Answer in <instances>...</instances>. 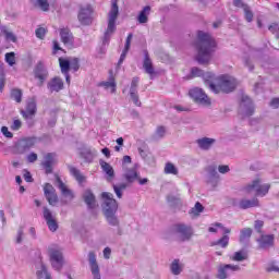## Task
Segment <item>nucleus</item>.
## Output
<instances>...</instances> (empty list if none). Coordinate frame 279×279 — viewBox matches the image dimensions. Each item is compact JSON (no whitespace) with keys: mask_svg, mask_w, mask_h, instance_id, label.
<instances>
[{"mask_svg":"<svg viewBox=\"0 0 279 279\" xmlns=\"http://www.w3.org/2000/svg\"><path fill=\"white\" fill-rule=\"evenodd\" d=\"M192 77H203L205 84H208L213 93H232L236 88V80L232 76L221 75L215 78V74L211 72H203L198 68H192Z\"/></svg>","mask_w":279,"mask_h":279,"instance_id":"1","label":"nucleus"},{"mask_svg":"<svg viewBox=\"0 0 279 279\" xmlns=\"http://www.w3.org/2000/svg\"><path fill=\"white\" fill-rule=\"evenodd\" d=\"M195 47L197 62L199 64H208L213 60V52L217 50V41L210 34L198 31Z\"/></svg>","mask_w":279,"mask_h":279,"instance_id":"2","label":"nucleus"},{"mask_svg":"<svg viewBox=\"0 0 279 279\" xmlns=\"http://www.w3.org/2000/svg\"><path fill=\"white\" fill-rule=\"evenodd\" d=\"M101 199L104 201V215L110 226H119L117 219V210H119V203L110 192H102Z\"/></svg>","mask_w":279,"mask_h":279,"instance_id":"3","label":"nucleus"},{"mask_svg":"<svg viewBox=\"0 0 279 279\" xmlns=\"http://www.w3.org/2000/svg\"><path fill=\"white\" fill-rule=\"evenodd\" d=\"M123 178L126 183H119L118 185H113V191L119 199L123 197V193L121 191H125L128 189V184H133L135 180H138V172L135 168L125 169Z\"/></svg>","mask_w":279,"mask_h":279,"instance_id":"4","label":"nucleus"},{"mask_svg":"<svg viewBox=\"0 0 279 279\" xmlns=\"http://www.w3.org/2000/svg\"><path fill=\"white\" fill-rule=\"evenodd\" d=\"M117 19H119V1L112 0L105 38H110L117 32Z\"/></svg>","mask_w":279,"mask_h":279,"instance_id":"5","label":"nucleus"},{"mask_svg":"<svg viewBox=\"0 0 279 279\" xmlns=\"http://www.w3.org/2000/svg\"><path fill=\"white\" fill-rule=\"evenodd\" d=\"M270 189V184H263V181H260V179L258 178L253 180L251 184H247L245 186L246 193H255L257 197H265V195L269 193Z\"/></svg>","mask_w":279,"mask_h":279,"instance_id":"6","label":"nucleus"},{"mask_svg":"<svg viewBox=\"0 0 279 279\" xmlns=\"http://www.w3.org/2000/svg\"><path fill=\"white\" fill-rule=\"evenodd\" d=\"M93 5L85 4L81 5L77 19L81 25H90L93 23Z\"/></svg>","mask_w":279,"mask_h":279,"instance_id":"7","label":"nucleus"},{"mask_svg":"<svg viewBox=\"0 0 279 279\" xmlns=\"http://www.w3.org/2000/svg\"><path fill=\"white\" fill-rule=\"evenodd\" d=\"M173 234H177L181 241H189L193 236V229L184 223H177L172 227Z\"/></svg>","mask_w":279,"mask_h":279,"instance_id":"8","label":"nucleus"},{"mask_svg":"<svg viewBox=\"0 0 279 279\" xmlns=\"http://www.w3.org/2000/svg\"><path fill=\"white\" fill-rule=\"evenodd\" d=\"M189 95L196 104H201L202 106H210V99L208 95L204 93V89L194 87L190 89Z\"/></svg>","mask_w":279,"mask_h":279,"instance_id":"9","label":"nucleus"},{"mask_svg":"<svg viewBox=\"0 0 279 279\" xmlns=\"http://www.w3.org/2000/svg\"><path fill=\"white\" fill-rule=\"evenodd\" d=\"M217 228H220L223 232V235L221 236V239L218 240L217 245H228V243H230V234L232 232V230L223 227V225L221 222H216L214 223L211 227L208 228V232H217Z\"/></svg>","mask_w":279,"mask_h":279,"instance_id":"10","label":"nucleus"},{"mask_svg":"<svg viewBox=\"0 0 279 279\" xmlns=\"http://www.w3.org/2000/svg\"><path fill=\"white\" fill-rule=\"evenodd\" d=\"M33 73H34L35 80H38L39 86H43L47 81V78L49 77V72L47 71V68H45V63L43 61L37 62Z\"/></svg>","mask_w":279,"mask_h":279,"instance_id":"11","label":"nucleus"},{"mask_svg":"<svg viewBox=\"0 0 279 279\" xmlns=\"http://www.w3.org/2000/svg\"><path fill=\"white\" fill-rule=\"evenodd\" d=\"M50 263L53 269L60 271L62 267H64V256L62 255V252L57 250L50 251Z\"/></svg>","mask_w":279,"mask_h":279,"instance_id":"12","label":"nucleus"},{"mask_svg":"<svg viewBox=\"0 0 279 279\" xmlns=\"http://www.w3.org/2000/svg\"><path fill=\"white\" fill-rule=\"evenodd\" d=\"M44 195L50 206L58 204V194H56V189L50 183L44 185Z\"/></svg>","mask_w":279,"mask_h":279,"instance_id":"13","label":"nucleus"},{"mask_svg":"<svg viewBox=\"0 0 279 279\" xmlns=\"http://www.w3.org/2000/svg\"><path fill=\"white\" fill-rule=\"evenodd\" d=\"M56 153H48L45 155L41 167L45 169L47 175L53 173V165H56Z\"/></svg>","mask_w":279,"mask_h":279,"instance_id":"14","label":"nucleus"},{"mask_svg":"<svg viewBox=\"0 0 279 279\" xmlns=\"http://www.w3.org/2000/svg\"><path fill=\"white\" fill-rule=\"evenodd\" d=\"M240 270H241V266H239V265H230V264L220 265V266H218L217 278L226 279V278H228L229 271H240Z\"/></svg>","mask_w":279,"mask_h":279,"instance_id":"15","label":"nucleus"},{"mask_svg":"<svg viewBox=\"0 0 279 279\" xmlns=\"http://www.w3.org/2000/svg\"><path fill=\"white\" fill-rule=\"evenodd\" d=\"M44 219L46 220L50 232H56L58 230V221L56 220V218H53L51 210H49V208L47 207H44Z\"/></svg>","mask_w":279,"mask_h":279,"instance_id":"16","label":"nucleus"},{"mask_svg":"<svg viewBox=\"0 0 279 279\" xmlns=\"http://www.w3.org/2000/svg\"><path fill=\"white\" fill-rule=\"evenodd\" d=\"M88 260L94 279H101V275L99 274V264H97V255H95V252H89Z\"/></svg>","mask_w":279,"mask_h":279,"instance_id":"17","label":"nucleus"},{"mask_svg":"<svg viewBox=\"0 0 279 279\" xmlns=\"http://www.w3.org/2000/svg\"><path fill=\"white\" fill-rule=\"evenodd\" d=\"M36 145V137L22 138L17 145L20 154H25L28 149H32Z\"/></svg>","mask_w":279,"mask_h":279,"instance_id":"18","label":"nucleus"},{"mask_svg":"<svg viewBox=\"0 0 279 279\" xmlns=\"http://www.w3.org/2000/svg\"><path fill=\"white\" fill-rule=\"evenodd\" d=\"M98 86H101L105 88V90H108V88H111V93H117V80L114 78V72L112 70L109 71V81L100 82L98 83Z\"/></svg>","mask_w":279,"mask_h":279,"instance_id":"19","label":"nucleus"},{"mask_svg":"<svg viewBox=\"0 0 279 279\" xmlns=\"http://www.w3.org/2000/svg\"><path fill=\"white\" fill-rule=\"evenodd\" d=\"M37 110L38 109L36 107V101L32 100V101L27 102L26 110H22L21 114H22L23 119H25V120L34 119V117H36Z\"/></svg>","mask_w":279,"mask_h":279,"instance_id":"20","label":"nucleus"},{"mask_svg":"<svg viewBox=\"0 0 279 279\" xmlns=\"http://www.w3.org/2000/svg\"><path fill=\"white\" fill-rule=\"evenodd\" d=\"M64 88V82L60 78V76H56L48 83V89L50 93H60Z\"/></svg>","mask_w":279,"mask_h":279,"instance_id":"21","label":"nucleus"},{"mask_svg":"<svg viewBox=\"0 0 279 279\" xmlns=\"http://www.w3.org/2000/svg\"><path fill=\"white\" fill-rule=\"evenodd\" d=\"M56 180L58 183V189L59 191H61V195H63V197H65L66 199H73V197H75L73 191H71L69 186H66V184L62 182V179L60 177H57Z\"/></svg>","mask_w":279,"mask_h":279,"instance_id":"22","label":"nucleus"},{"mask_svg":"<svg viewBox=\"0 0 279 279\" xmlns=\"http://www.w3.org/2000/svg\"><path fill=\"white\" fill-rule=\"evenodd\" d=\"M143 69L145 70V73L150 75V77L156 74V71L154 70V63L151 62V59L149 58V52L147 50L144 51Z\"/></svg>","mask_w":279,"mask_h":279,"instance_id":"23","label":"nucleus"},{"mask_svg":"<svg viewBox=\"0 0 279 279\" xmlns=\"http://www.w3.org/2000/svg\"><path fill=\"white\" fill-rule=\"evenodd\" d=\"M99 165L106 173L108 182H112V180H114V168L104 159H100Z\"/></svg>","mask_w":279,"mask_h":279,"instance_id":"24","label":"nucleus"},{"mask_svg":"<svg viewBox=\"0 0 279 279\" xmlns=\"http://www.w3.org/2000/svg\"><path fill=\"white\" fill-rule=\"evenodd\" d=\"M60 37L63 45L68 47H73V34L69 28H61L60 29Z\"/></svg>","mask_w":279,"mask_h":279,"instance_id":"25","label":"nucleus"},{"mask_svg":"<svg viewBox=\"0 0 279 279\" xmlns=\"http://www.w3.org/2000/svg\"><path fill=\"white\" fill-rule=\"evenodd\" d=\"M133 34L130 33L126 37V41H125V46L124 49L120 56V59L118 61V66H121V64H123V62L125 61V58L128 57V51H130V47L132 45V38H133Z\"/></svg>","mask_w":279,"mask_h":279,"instance_id":"26","label":"nucleus"},{"mask_svg":"<svg viewBox=\"0 0 279 279\" xmlns=\"http://www.w3.org/2000/svg\"><path fill=\"white\" fill-rule=\"evenodd\" d=\"M259 206L258 198L253 199H241L239 203V208L242 210H247V208H256Z\"/></svg>","mask_w":279,"mask_h":279,"instance_id":"27","label":"nucleus"},{"mask_svg":"<svg viewBox=\"0 0 279 279\" xmlns=\"http://www.w3.org/2000/svg\"><path fill=\"white\" fill-rule=\"evenodd\" d=\"M83 199L85 204L88 206V208H97L99 205L97 204V199L95 198V195L90 191H86Z\"/></svg>","mask_w":279,"mask_h":279,"instance_id":"28","label":"nucleus"},{"mask_svg":"<svg viewBox=\"0 0 279 279\" xmlns=\"http://www.w3.org/2000/svg\"><path fill=\"white\" fill-rule=\"evenodd\" d=\"M69 170H70L71 175H73V178L76 180V182H78V184H84V182H86V177L84 174H82L80 169H77L73 166H70Z\"/></svg>","mask_w":279,"mask_h":279,"instance_id":"29","label":"nucleus"},{"mask_svg":"<svg viewBox=\"0 0 279 279\" xmlns=\"http://www.w3.org/2000/svg\"><path fill=\"white\" fill-rule=\"evenodd\" d=\"M149 12H151V7L149 5L144 7L143 10L137 15L138 23L141 24L147 23V21H149Z\"/></svg>","mask_w":279,"mask_h":279,"instance_id":"30","label":"nucleus"},{"mask_svg":"<svg viewBox=\"0 0 279 279\" xmlns=\"http://www.w3.org/2000/svg\"><path fill=\"white\" fill-rule=\"evenodd\" d=\"M253 233H254V230H252V228L250 227L243 228L240 231V243H247L250 239H252Z\"/></svg>","mask_w":279,"mask_h":279,"instance_id":"31","label":"nucleus"},{"mask_svg":"<svg viewBox=\"0 0 279 279\" xmlns=\"http://www.w3.org/2000/svg\"><path fill=\"white\" fill-rule=\"evenodd\" d=\"M196 143L201 149L207 150L209 147H213V144H215V138L203 137L197 140Z\"/></svg>","mask_w":279,"mask_h":279,"instance_id":"32","label":"nucleus"},{"mask_svg":"<svg viewBox=\"0 0 279 279\" xmlns=\"http://www.w3.org/2000/svg\"><path fill=\"white\" fill-rule=\"evenodd\" d=\"M242 106L243 108L247 106L246 117H252V114H254V105L252 104V99H250V97L242 96Z\"/></svg>","mask_w":279,"mask_h":279,"instance_id":"33","label":"nucleus"},{"mask_svg":"<svg viewBox=\"0 0 279 279\" xmlns=\"http://www.w3.org/2000/svg\"><path fill=\"white\" fill-rule=\"evenodd\" d=\"M59 66L61 69V73L66 75L69 71H71V61L61 57L59 58Z\"/></svg>","mask_w":279,"mask_h":279,"instance_id":"34","label":"nucleus"},{"mask_svg":"<svg viewBox=\"0 0 279 279\" xmlns=\"http://www.w3.org/2000/svg\"><path fill=\"white\" fill-rule=\"evenodd\" d=\"M275 236L274 234H263L260 233V238L258 239L259 245H274Z\"/></svg>","mask_w":279,"mask_h":279,"instance_id":"35","label":"nucleus"},{"mask_svg":"<svg viewBox=\"0 0 279 279\" xmlns=\"http://www.w3.org/2000/svg\"><path fill=\"white\" fill-rule=\"evenodd\" d=\"M11 99L16 101V104H21V101H23V90L19 88H13L11 90Z\"/></svg>","mask_w":279,"mask_h":279,"instance_id":"36","label":"nucleus"},{"mask_svg":"<svg viewBox=\"0 0 279 279\" xmlns=\"http://www.w3.org/2000/svg\"><path fill=\"white\" fill-rule=\"evenodd\" d=\"M170 269L174 276H180V274H182V266L180 265V259H174L170 265Z\"/></svg>","mask_w":279,"mask_h":279,"instance_id":"37","label":"nucleus"},{"mask_svg":"<svg viewBox=\"0 0 279 279\" xmlns=\"http://www.w3.org/2000/svg\"><path fill=\"white\" fill-rule=\"evenodd\" d=\"M4 60L9 66H14L16 64V53L14 52H7L4 54Z\"/></svg>","mask_w":279,"mask_h":279,"instance_id":"38","label":"nucleus"},{"mask_svg":"<svg viewBox=\"0 0 279 279\" xmlns=\"http://www.w3.org/2000/svg\"><path fill=\"white\" fill-rule=\"evenodd\" d=\"M201 213H204V205L197 202L195 206L190 210V215H193L194 217H199Z\"/></svg>","mask_w":279,"mask_h":279,"instance_id":"39","label":"nucleus"},{"mask_svg":"<svg viewBox=\"0 0 279 279\" xmlns=\"http://www.w3.org/2000/svg\"><path fill=\"white\" fill-rule=\"evenodd\" d=\"M165 173L170 175H178V168L171 162H167L165 166Z\"/></svg>","mask_w":279,"mask_h":279,"instance_id":"40","label":"nucleus"},{"mask_svg":"<svg viewBox=\"0 0 279 279\" xmlns=\"http://www.w3.org/2000/svg\"><path fill=\"white\" fill-rule=\"evenodd\" d=\"M232 260L241 262V260H247V252L245 251H238L234 253Z\"/></svg>","mask_w":279,"mask_h":279,"instance_id":"41","label":"nucleus"},{"mask_svg":"<svg viewBox=\"0 0 279 279\" xmlns=\"http://www.w3.org/2000/svg\"><path fill=\"white\" fill-rule=\"evenodd\" d=\"M243 11H244L245 21H247V23H252L254 21V12H252V9H250V5L244 7Z\"/></svg>","mask_w":279,"mask_h":279,"instance_id":"42","label":"nucleus"},{"mask_svg":"<svg viewBox=\"0 0 279 279\" xmlns=\"http://www.w3.org/2000/svg\"><path fill=\"white\" fill-rule=\"evenodd\" d=\"M265 227V221L263 220H255L254 222V230L257 234H263V228Z\"/></svg>","mask_w":279,"mask_h":279,"instance_id":"43","label":"nucleus"},{"mask_svg":"<svg viewBox=\"0 0 279 279\" xmlns=\"http://www.w3.org/2000/svg\"><path fill=\"white\" fill-rule=\"evenodd\" d=\"M37 3L43 12H49V2L47 0H37Z\"/></svg>","mask_w":279,"mask_h":279,"instance_id":"44","label":"nucleus"},{"mask_svg":"<svg viewBox=\"0 0 279 279\" xmlns=\"http://www.w3.org/2000/svg\"><path fill=\"white\" fill-rule=\"evenodd\" d=\"M70 69L72 71L77 72L80 71V60L77 58L73 59L71 62H70Z\"/></svg>","mask_w":279,"mask_h":279,"instance_id":"45","label":"nucleus"},{"mask_svg":"<svg viewBox=\"0 0 279 279\" xmlns=\"http://www.w3.org/2000/svg\"><path fill=\"white\" fill-rule=\"evenodd\" d=\"M35 34L40 40H43V38H45V35L47 34V28L39 27L35 31Z\"/></svg>","mask_w":279,"mask_h":279,"instance_id":"46","label":"nucleus"},{"mask_svg":"<svg viewBox=\"0 0 279 279\" xmlns=\"http://www.w3.org/2000/svg\"><path fill=\"white\" fill-rule=\"evenodd\" d=\"M266 271H267L268 274H271V271H275V272L279 274V266L276 265V263H271V264H269V265L267 266Z\"/></svg>","mask_w":279,"mask_h":279,"instance_id":"47","label":"nucleus"},{"mask_svg":"<svg viewBox=\"0 0 279 279\" xmlns=\"http://www.w3.org/2000/svg\"><path fill=\"white\" fill-rule=\"evenodd\" d=\"M131 99L135 104V106L141 107V100L138 99V94L136 92H130Z\"/></svg>","mask_w":279,"mask_h":279,"instance_id":"48","label":"nucleus"},{"mask_svg":"<svg viewBox=\"0 0 279 279\" xmlns=\"http://www.w3.org/2000/svg\"><path fill=\"white\" fill-rule=\"evenodd\" d=\"M138 77H133L131 82V89L130 93H136V88H138Z\"/></svg>","mask_w":279,"mask_h":279,"instance_id":"49","label":"nucleus"},{"mask_svg":"<svg viewBox=\"0 0 279 279\" xmlns=\"http://www.w3.org/2000/svg\"><path fill=\"white\" fill-rule=\"evenodd\" d=\"M45 272L49 274V271L47 270V266L46 265H41V269L37 271V278L38 279L45 278Z\"/></svg>","mask_w":279,"mask_h":279,"instance_id":"50","label":"nucleus"},{"mask_svg":"<svg viewBox=\"0 0 279 279\" xmlns=\"http://www.w3.org/2000/svg\"><path fill=\"white\" fill-rule=\"evenodd\" d=\"M20 128H23V122H21V120H14L11 125V130H13V132H17Z\"/></svg>","mask_w":279,"mask_h":279,"instance_id":"51","label":"nucleus"},{"mask_svg":"<svg viewBox=\"0 0 279 279\" xmlns=\"http://www.w3.org/2000/svg\"><path fill=\"white\" fill-rule=\"evenodd\" d=\"M1 132H2L3 136H5V138H13V136H14V134H12V132H10L8 126H2Z\"/></svg>","mask_w":279,"mask_h":279,"instance_id":"52","label":"nucleus"},{"mask_svg":"<svg viewBox=\"0 0 279 279\" xmlns=\"http://www.w3.org/2000/svg\"><path fill=\"white\" fill-rule=\"evenodd\" d=\"M4 36L7 40H11V43H16V36L8 31H4Z\"/></svg>","mask_w":279,"mask_h":279,"instance_id":"53","label":"nucleus"},{"mask_svg":"<svg viewBox=\"0 0 279 279\" xmlns=\"http://www.w3.org/2000/svg\"><path fill=\"white\" fill-rule=\"evenodd\" d=\"M167 133V130L165 129V126H158L156 134L157 136H159V138H162V136H165V134Z\"/></svg>","mask_w":279,"mask_h":279,"instance_id":"54","label":"nucleus"},{"mask_svg":"<svg viewBox=\"0 0 279 279\" xmlns=\"http://www.w3.org/2000/svg\"><path fill=\"white\" fill-rule=\"evenodd\" d=\"M233 5L235 8H242L243 10H245V7H247V4H245L242 0H233Z\"/></svg>","mask_w":279,"mask_h":279,"instance_id":"55","label":"nucleus"},{"mask_svg":"<svg viewBox=\"0 0 279 279\" xmlns=\"http://www.w3.org/2000/svg\"><path fill=\"white\" fill-rule=\"evenodd\" d=\"M36 160H38V155L36 153H31L27 156V161L28 162H36Z\"/></svg>","mask_w":279,"mask_h":279,"instance_id":"56","label":"nucleus"},{"mask_svg":"<svg viewBox=\"0 0 279 279\" xmlns=\"http://www.w3.org/2000/svg\"><path fill=\"white\" fill-rule=\"evenodd\" d=\"M58 51H62V48L60 47V44L58 43V40H53V50L52 53L57 54Z\"/></svg>","mask_w":279,"mask_h":279,"instance_id":"57","label":"nucleus"},{"mask_svg":"<svg viewBox=\"0 0 279 279\" xmlns=\"http://www.w3.org/2000/svg\"><path fill=\"white\" fill-rule=\"evenodd\" d=\"M270 107L277 110V108H279V98H272L270 100Z\"/></svg>","mask_w":279,"mask_h":279,"instance_id":"58","label":"nucleus"},{"mask_svg":"<svg viewBox=\"0 0 279 279\" xmlns=\"http://www.w3.org/2000/svg\"><path fill=\"white\" fill-rule=\"evenodd\" d=\"M5 88V74H0V90Z\"/></svg>","mask_w":279,"mask_h":279,"instance_id":"59","label":"nucleus"},{"mask_svg":"<svg viewBox=\"0 0 279 279\" xmlns=\"http://www.w3.org/2000/svg\"><path fill=\"white\" fill-rule=\"evenodd\" d=\"M218 171H219V173H228V171H230V167L229 166H219Z\"/></svg>","mask_w":279,"mask_h":279,"instance_id":"60","label":"nucleus"},{"mask_svg":"<svg viewBox=\"0 0 279 279\" xmlns=\"http://www.w3.org/2000/svg\"><path fill=\"white\" fill-rule=\"evenodd\" d=\"M16 243H23V229L17 231Z\"/></svg>","mask_w":279,"mask_h":279,"instance_id":"61","label":"nucleus"},{"mask_svg":"<svg viewBox=\"0 0 279 279\" xmlns=\"http://www.w3.org/2000/svg\"><path fill=\"white\" fill-rule=\"evenodd\" d=\"M24 180L25 182H34V179L32 178V173H29V171H26V173H24Z\"/></svg>","mask_w":279,"mask_h":279,"instance_id":"62","label":"nucleus"},{"mask_svg":"<svg viewBox=\"0 0 279 279\" xmlns=\"http://www.w3.org/2000/svg\"><path fill=\"white\" fill-rule=\"evenodd\" d=\"M110 254H112V250H110V247H106L105 250H104V256H105V258H110Z\"/></svg>","mask_w":279,"mask_h":279,"instance_id":"63","label":"nucleus"},{"mask_svg":"<svg viewBox=\"0 0 279 279\" xmlns=\"http://www.w3.org/2000/svg\"><path fill=\"white\" fill-rule=\"evenodd\" d=\"M101 153L106 158H110V149L108 147L102 148Z\"/></svg>","mask_w":279,"mask_h":279,"instance_id":"64","label":"nucleus"}]
</instances>
